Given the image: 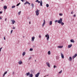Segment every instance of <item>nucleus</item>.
I'll return each instance as SVG.
<instances>
[{"label": "nucleus", "mask_w": 77, "mask_h": 77, "mask_svg": "<svg viewBox=\"0 0 77 77\" xmlns=\"http://www.w3.org/2000/svg\"><path fill=\"white\" fill-rule=\"evenodd\" d=\"M62 18H60L59 20L58 21V23L59 24H61L62 22Z\"/></svg>", "instance_id": "obj_1"}, {"label": "nucleus", "mask_w": 77, "mask_h": 77, "mask_svg": "<svg viewBox=\"0 0 77 77\" xmlns=\"http://www.w3.org/2000/svg\"><path fill=\"white\" fill-rule=\"evenodd\" d=\"M45 37H46L47 38V41H48L49 39V38H50V37L49 36V35L48 34H47L45 35Z\"/></svg>", "instance_id": "obj_2"}, {"label": "nucleus", "mask_w": 77, "mask_h": 77, "mask_svg": "<svg viewBox=\"0 0 77 77\" xmlns=\"http://www.w3.org/2000/svg\"><path fill=\"white\" fill-rule=\"evenodd\" d=\"M39 74H40V73L38 72L37 74L35 75V77H38L39 75Z\"/></svg>", "instance_id": "obj_3"}, {"label": "nucleus", "mask_w": 77, "mask_h": 77, "mask_svg": "<svg viewBox=\"0 0 77 77\" xmlns=\"http://www.w3.org/2000/svg\"><path fill=\"white\" fill-rule=\"evenodd\" d=\"M8 73V72L7 71H5V72H4V74L3 75L2 77H4L5 76V75L6 74Z\"/></svg>", "instance_id": "obj_4"}, {"label": "nucleus", "mask_w": 77, "mask_h": 77, "mask_svg": "<svg viewBox=\"0 0 77 77\" xmlns=\"http://www.w3.org/2000/svg\"><path fill=\"white\" fill-rule=\"evenodd\" d=\"M77 56V54H75L74 56H73L72 57V59H74V58H75V57H76Z\"/></svg>", "instance_id": "obj_5"}, {"label": "nucleus", "mask_w": 77, "mask_h": 77, "mask_svg": "<svg viewBox=\"0 0 77 77\" xmlns=\"http://www.w3.org/2000/svg\"><path fill=\"white\" fill-rule=\"evenodd\" d=\"M61 55L62 59H64V56H63V54L62 53H61Z\"/></svg>", "instance_id": "obj_6"}, {"label": "nucleus", "mask_w": 77, "mask_h": 77, "mask_svg": "<svg viewBox=\"0 0 77 77\" xmlns=\"http://www.w3.org/2000/svg\"><path fill=\"white\" fill-rule=\"evenodd\" d=\"M11 21H12V24H15V21L14 20H11Z\"/></svg>", "instance_id": "obj_7"}, {"label": "nucleus", "mask_w": 77, "mask_h": 77, "mask_svg": "<svg viewBox=\"0 0 77 77\" xmlns=\"http://www.w3.org/2000/svg\"><path fill=\"white\" fill-rule=\"evenodd\" d=\"M44 22L42 24V27H44V25H45V20H43Z\"/></svg>", "instance_id": "obj_8"}, {"label": "nucleus", "mask_w": 77, "mask_h": 77, "mask_svg": "<svg viewBox=\"0 0 77 77\" xmlns=\"http://www.w3.org/2000/svg\"><path fill=\"white\" fill-rule=\"evenodd\" d=\"M46 63L47 65V66H48L49 67H50V63H49L48 62H46Z\"/></svg>", "instance_id": "obj_9"}, {"label": "nucleus", "mask_w": 77, "mask_h": 77, "mask_svg": "<svg viewBox=\"0 0 77 77\" xmlns=\"http://www.w3.org/2000/svg\"><path fill=\"white\" fill-rule=\"evenodd\" d=\"M26 4H28L29 5H30V4L28 1L26 2L24 4V5H26Z\"/></svg>", "instance_id": "obj_10"}, {"label": "nucleus", "mask_w": 77, "mask_h": 77, "mask_svg": "<svg viewBox=\"0 0 77 77\" xmlns=\"http://www.w3.org/2000/svg\"><path fill=\"white\" fill-rule=\"evenodd\" d=\"M35 12L36 14V15L37 16H38V15H39V12L37 11H35Z\"/></svg>", "instance_id": "obj_11"}, {"label": "nucleus", "mask_w": 77, "mask_h": 77, "mask_svg": "<svg viewBox=\"0 0 77 77\" xmlns=\"http://www.w3.org/2000/svg\"><path fill=\"white\" fill-rule=\"evenodd\" d=\"M35 37H32V41H34V40L35 39Z\"/></svg>", "instance_id": "obj_12"}, {"label": "nucleus", "mask_w": 77, "mask_h": 77, "mask_svg": "<svg viewBox=\"0 0 77 77\" xmlns=\"http://www.w3.org/2000/svg\"><path fill=\"white\" fill-rule=\"evenodd\" d=\"M71 47H72V44H70V45H68V48H71Z\"/></svg>", "instance_id": "obj_13"}, {"label": "nucleus", "mask_w": 77, "mask_h": 77, "mask_svg": "<svg viewBox=\"0 0 77 77\" xmlns=\"http://www.w3.org/2000/svg\"><path fill=\"white\" fill-rule=\"evenodd\" d=\"M70 42H73V43H74V42H75L74 41V40L72 39L70 40Z\"/></svg>", "instance_id": "obj_14"}, {"label": "nucleus", "mask_w": 77, "mask_h": 77, "mask_svg": "<svg viewBox=\"0 0 77 77\" xmlns=\"http://www.w3.org/2000/svg\"><path fill=\"white\" fill-rule=\"evenodd\" d=\"M22 63V61H21V60H20L18 62V63L19 64V65H21V63Z\"/></svg>", "instance_id": "obj_15"}, {"label": "nucleus", "mask_w": 77, "mask_h": 77, "mask_svg": "<svg viewBox=\"0 0 77 77\" xmlns=\"http://www.w3.org/2000/svg\"><path fill=\"white\" fill-rule=\"evenodd\" d=\"M40 4V6H42V0L41 1Z\"/></svg>", "instance_id": "obj_16"}, {"label": "nucleus", "mask_w": 77, "mask_h": 77, "mask_svg": "<svg viewBox=\"0 0 77 77\" xmlns=\"http://www.w3.org/2000/svg\"><path fill=\"white\" fill-rule=\"evenodd\" d=\"M26 75H27V76H28V75H30V72H28V73H26Z\"/></svg>", "instance_id": "obj_17"}, {"label": "nucleus", "mask_w": 77, "mask_h": 77, "mask_svg": "<svg viewBox=\"0 0 77 77\" xmlns=\"http://www.w3.org/2000/svg\"><path fill=\"white\" fill-rule=\"evenodd\" d=\"M29 77H33V74H32V73H31V74H29Z\"/></svg>", "instance_id": "obj_18"}, {"label": "nucleus", "mask_w": 77, "mask_h": 77, "mask_svg": "<svg viewBox=\"0 0 77 77\" xmlns=\"http://www.w3.org/2000/svg\"><path fill=\"white\" fill-rule=\"evenodd\" d=\"M4 9H7V6H4Z\"/></svg>", "instance_id": "obj_19"}, {"label": "nucleus", "mask_w": 77, "mask_h": 77, "mask_svg": "<svg viewBox=\"0 0 77 77\" xmlns=\"http://www.w3.org/2000/svg\"><path fill=\"white\" fill-rule=\"evenodd\" d=\"M69 61H71V60H72V57H69Z\"/></svg>", "instance_id": "obj_20"}, {"label": "nucleus", "mask_w": 77, "mask_h": 77, "mask_svg": "<svg viewBox=\"0 0 77 77\" xmlns=\"http://www.w3.org/2000/svg\"><path fill=\"white\" fill-rule=\"evenodd\" d=\"M48 55H50V54H51V52H50V51H49L48 52Z\"/></svg>", "instance_id": "obj_21"}, {"label": "nucleus", "mask_w": 77, "mask_h": 77, "mask_svg": "<svg viewBox=\"0 0 77 77\" xmlns=\"http://www.w3.org/2000/svg\"><path fill=\"white\" fill-rule=\"evenodd\" d=\"M57 48H63V46H58Z\"/></svg>", "instance_id": "obj_22"}, {"label": "nucleus", "mask_w": 77, "mask_h": 77, "mask_svg": "<svg viewBox=\"0 0 77 77\" xmlns=\"http://www.w3.org/2000/svg\"><path fill=\"white\" fill-rule=\"evenodd\" d=\"M26 54V52H23L22 54V55L24 56Z\"/></svg>", "instance_id": "obj_23"}, {"label": "nucleus", "mask_w": 77, "mask_h": 77, "mask_svg": "<svg viewBox=\"0 0 77 77\" xmlns=\"http://www.w3.org/2000/svg\"><path fill=\"white\" fill-rule=\"evenodd\" d=\"M21 11H20L18 13V15H20V14H21Z\"/></svg>", "instance_id": "obj_24"}, {"label": "nucleus", "mask_w": 77, "mask_h": 77, "mask_svg": "<svg viewBox=\"0 0 77 77\" xmlns=\"http://www.w3.org/2000/svg\"><path fill=\"white\" fill-rule=\"evenodd\" d=\"M31 6H32V8H34V5H33V3L32 4Z\"/></svg>", "instance_id": "obj_25"}, {"label": "nucleus", "mask_w": 77, "mask_h": 77, "mask_svg": "<svg viewBox=\"0 0 77 77\" xmlns=\"http://www.w3.org/2000/svg\"><path fill=\"white\" fill-rule=\"evenodd\" d=\"M50 25H52V21H50L49 23Z\"/></svg>", "instance_id": "obj_26"}, {"label": "nucleus", "mask_w": 77, "mask_h": 77, "mask_svg": "<svg viewBox=\"0 0 77 77\" xmlns=\"http://www.w3.org/2000/svg\"><path fill=\"white\" fill-rule=\"evenodd\" d=\"M20 4H21V3H19L17 5V6H19L20 5Z\"/></svg>", "instance_id": "obj_27"}, {"label": "nucleus", "mask_w": 77, "mask_h": 77, "mask_svg": "<svg viewBox=\"0 0 77 77\" xmlns=\"http://www.w3.org/2000/svg\"><path fill=\"white\" fill-rule=\"evenodd\" d=\"M46 6L47 8H48V7H49V5H48V4H47Z\"/></svg>", "instance_id": "obj_28"}, {"label": "nucleus", "mask_w": 77, "mask_h": 77, "mask_svg": "<svg viewBox=\"0 0 77 77\" xmlns=\"http://www.w3.org/2000/svg\"><path fill=\"white\" fill-rule=\"evenodd\" d=\"M62 72V70H61L60 72H59V74H61Z\"/></svg>", "instance_id": "obj_29"}, {"label": "nucleus", "mask_w": 77, "mask_h": 77, "mask_svg": "<svg viewBox=\"0 0 77 77\" xmlns=\"http://www.w3.org/2000/svg\"><path fill=\"white\" fill-rule=\"evenodd\" d=\"M32 59V57H30L28 59V60H30V59Z\"/></svg>", "instance_id": "obj_30"}, {"label": "nucleus", "mask_w": 77, "mask_h": 77, "mask_svg": "<svg viewBox=\"0 0 77 77\" xmlns=\"http://www.w3.org/2000/svg\"><path fill=\"white\" fill-rule=\"evenodd\" d=\"M57 68V66H56L55 65H54V68Z\"/></svg>", "instance_id": "obj_31"}, {"label": "nucleus", "mask_w": 77, "mask_h": 77, "mask_svg": "<svg viewBox=\"0 0 77 77\" xmlns=\"http://www.w3.org/2000/svg\"><path fill=\"white\" fill-rule=\"evenodd\" d=\"M61 24L62 26H63V25H64V23L62 22V23H61Z\"/></svg>", "instance_id": "obj_32"}, {"label": "nucleus", "mask_w": 77, "mask_h": 77, "mask_svg": "<svg viewBox=\"0 0 77 77\" xmlns=\"http://www.w3.org/2000/svg\"><path fill=\"white\" fill-rule=\"evenodd\" d=\"M29 51H33V49L30 48L29 49Z\"/></svg>", "instance_id": "obj_33"}, {"label": "nucleus", "mask_w": 77, "mask_h": 77, "mask_svg": "<svg viewBox=\"0 0 77 77\" xmlns=\"http://www.w3.org/2000/svg\"><path fill=\"white\" fill-rule=\"evenodd\" d=\"M59 15L60 16H62L63 15V14L61 13H60L59 14Z\"/></svg>", "instance_id": "obj_34"}, {"label": "nucleus", "mask_w": 77, "mask_h": 77, "mask_svg": "<svg viewBox=\"0 0 77 77\" xmlns=\"http://www.w3.org/2000/svg\"><path fill=\"white\" fill-rule=\"evenodd\" d=\"M11 8H15V6H12Z\"/></svg>", "instance_id": "obj_35"}, {"label": "nucleus", "mask_w": 77, "mask_h": 77, "mask_svg": "<svg viewBox=\"0 0 77 77\" xmlns=\"http://www.w3.org/2000/svg\"><path fill=\"white\" fill-rule=\"evenodd\" d=\"M57 22H58V21H57V20H56L55 21V23H57Z\"/></svg>", "instance_id": "obj_36"}, {"label": "nucleus", "mask_w": 77, "mask_h": 77, "mask_svg": "<svg viewBox=\"0 0 77 77\" xmlns=\"http://www.w3.org/2000/svg\"><path fill=\"white\" fill-rule=\"evenodd\" d=\"M30 72H32V73L33 72V71L32 70H31Z\"/></svg>", "instance_id": "obj_37"}, {"label": "nucleus", "mask_w": 77, "mask_h": 77, "mask_svg": "<svg viewBox=\"0 0 77 77\" xmlns=\"http://www.w3.org/2000/svg\"><path fill=\"white\" fill-rule=\"evenodd\" d=\"M13 32V30H11V33H12V32Z\"/></svg>", "instance_id": "obj_38"}, {"label": "nucleus", "mask_w": 77, "mask_h": 77, "mask_svg": "<svg viewBox=\"0 0 77 77\" xmlns=\"http://www.w3.org/2000/svg\"><path fill=\"white\" fill-rule=\"evenodd\" d=\"M2 13H3V11H0V14H2Z\"/></svg>", "instance_id": "obj_39"}, {"label": "nucleus", "mask_w": 77, "mask_h": 77, "mask_svg": "<svg viewBox=\"0 0 77 77\" xmlns=\"http://www.w3.org/2000/svg\"><path fill=\"white\" fill-rule=\"evenodd\" d=\"M36 11L38 12H39V10H38L37 9V11Z\"/></svg>", "instance_id": "obj_40"}, {"label": "nucleus", "mask_w": 77, "mask_h": 77, "mask_svg": "<svg viewBox=\"0 0 77 77\" xmlns=\"http://www.w3.org/2000/svg\"><path fill=\"white\" fill-rule=\"evenodd\" d=\"M2 48H0V52L2 50Z\"/></svg>", "instance_id": "obj_41"}, {"label": "nucleus", "mask_w": 77, "mask_h": 77, "mask_svg": "<svg viewBox=\"0 0 77 77\" xmlns=\"http://www.w3.org/2000/svg\"><path fill=\"white\" fill-rule=\"evenodd\" d=\"M13 29H15V27H13Z\"/></svg>", "instance_id": "obj_42"}, {"label": "nucleus", "mask_w": 77, "mask_h": 77, "mask_svg": "<svg viewBox=\"0 0 77 77\" xmlns=\"http://www.w3.org/2000/svg\"><path fill=\"white\" fill-rule=\"evenodd\" d=\"M73 17H76V15H75V14L73 15Z\"/></svg>", "instance_id": "obj_43"}, {"label": "nucleus", "mask_w": 77, "mask_h": 77, "mask_svg": "<svg viewBox=\"0 0 77 77\" xmlns=\"http://www.w3.org/2000/svg\"><path fill=\"white\" fill-rule=\"evenodd\" d=\"M39 0H37L35 1V2H38Z\"/></svg>", "instance_id": "obj_44"}, {"label": "nucleus", "mask_w": 77, "mask_h": 77, "mask_svg": "<svg viewBox=\"0 0 77 77\" xmlns=\"http://www.w3.org/2000/svg\"><path fill=\"white\" fill-rule=\"evenodd\" d=\"M38 3H41V1H38Z\"/></svg>", "instance_id": "obj_45"}, {"label": "nucleus", "mask_w": 77, "mask_h": 77, "mask_svg": "<svg viewBox=\"0 0 77 77\" xmlns=\"http://www.w3.org/2000/svg\"><path fill=\"white\" fill-rule=\"evenodd\" d=\"M39 36L40 38H41V36L40 35H39Z\"/></svg>", "instance_id": "obj_46"}, {"label": "nucleus", "mask_w": 77, "mask_h": 77, "mask_svg": "<svg viewBox=\"0 0 77 77\" xmlns=\"http://www.w3.org/2000/svg\"><path fill=\"white\" fill-rule=\"evenodd\" d=\"M4 40H6V38H5V37H4Z\"/></svg>", "instance_id": "obj_47"}, {"label": "nucleus", "mask_w": 77, "mask_h": 77, "mask_svg": "<svg viewBox=\"0 0 77 77\" xmlns=\"http://www.w3.org/2000/svg\"><path fill=\"white\" fill-rule=\"evenodd\" d=\"M6 20H7V18H5V21H6Z\"/></svg>", "instance_id": "obj_48"}, {"label": "nucleus", "mask_w": 77, "mask_h": 77, "mask_svg": "<svg viewBox=\"0 0 77 77\" xmlns=\"http://www.w3.org/2000/svg\"><path fill=\"white\" fill-rule=\"evenodd\" d=\"M74 13V12H73L72 11L71 12V14H73Z\"/></svg>", "instance_id": "obj_49"}, {"label": "nucleus", "mask_w": 77, "mask_h": 77, "mask_svg": "<svg viewBox=\"0 0 77 77\" xmlns=\"http://www.w3.org/2000/svg\"><path fill=\"white\" fill-rule=\"evenodd\" d=\"M0 20H2V18L1 17H0Z\"/></svg>", "instance_id": "obj_50"}, {"label": "nucleus", "mask_w": 77, "mask_h": 77, "mask_svg": "<svg viewBox=\"0 0 77 77\" xmlns=\"http://www.w3.org/2000/svg\"><path fill=\"white\" fill-rule=\"evenodd\" d=\"M12 74H13V75H14V72H13Z\"/></svg>", "instance_id": "obj_51"}, {"label": "nucleus", "mask_w": 77, "mask_h": 77, "mask_svg": "<svg viewBox=\"0 0 77 77\" xmlns=\"http://www.w3.org/2000/svg\"><path fill=\"white\" fill-rule=\"evenodd\" d=\"M21 1H22V2H24V0H20Z\"/></svg>", "instance_id": "obj_52"}, {"label": "nucleus", "mask_w": 77, "mask_h": 77, "mask_svg": "<svg viewBox=\"0 0 77 77\" xmlns=\"http://www.w3.org/2000/svg\"><path fill=\"white\" fill-rule=\"evenodd\" d=\"M29 24H31V22H29Z\"/></svg>", "instance_id": "obj_53"}, {"label": "nucleus", "mask_w": 77, "mask_h": 77, "mask_svg": "<svg viewBox=\"0 0 77 77\" xmlns=\"http://www.w3.org/2000/svg\"><path fill=\"white\" fill-rule=\"evenodd\" d=\"M1 1H2V2H3V1H4V0H1Z\"/></svg>", "instance_id": "obj_54"}, {"label": "nucleus", "mask_w": 77, "mask_h": 77, "mask_svg": "<svg viewBox=\"0 0 77 77\" xmlns=\"http://www.w3.org/2000/svg\"><path fill=\"white\" fill-rule=\"evenodd\" d=\"M47 76V75H45V76H44V77H46Z\"/></svg>", "instance_id": "obj_55"}, {"label": "nucleus", "mask_w": 77, "mask_h": 77, "mask_svg": "<svg viewBox=\"0 0 77 77\" xmlns=\"http://www.w3.org/2000/svg\"><path fill=\"white\" fill-rule=\"evenodd\" d=\"M49 75H46V76H48Z\"/></svg>", "instance_id": "obj_56"}, {"label": "nucleus", "mask_w": 77, "mask_h": 77, "mask_svg": "<svg viewBox=\"0 0 77 77\" xmlns=\"http://www.w3.org/2000/svg\"><path fill=\"white\" fill-rule=\"evenodd\" d=\"M35 62H36V60H35Z\"/></svg>", "instance_id": "obj_57"}, {"label": "nucleus", "mask_w": 77, "mask_h": 77, "mask_svg": "<svg viewBox=\"0 0 77 77\" xmlns=\"http://www.w3.org/2000/svg\"><path fill=\"white\" fill-rule=\"evenodd\" d=\"M23 38H24V37L23 36Z\"/></svg>", "instance_id": "obj_58"}]
</instances>
